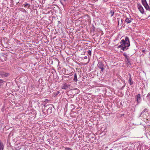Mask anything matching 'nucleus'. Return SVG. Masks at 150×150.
Wrapping results in <instances>:
<instances>
[{"label":"nucleus","instance_id":"obj_26","mask_svg":"<svg viewBox=\"0 0 150 150\" xmlns=\"http://www.w3.org/2000/svg\"><path fill=\"white\" fill-rule=\"evenodd\" d=\"M125 84L124 85V86H123L121 88V89H122L124 88V87H125Z\"/></svg>","mask_w":150,"mask_h":150},{"label":"nucleus","instance_id":"obj_21","mask_svg":"<svg viewBox=\"0 0 150 150\" xmlns=\"http://www.w3.org/2000/svg\"><path fill=\"white\" fill-rule=\"evenodd\" d=\"M147 99H150V94H149V93H148L147 95Z\"/></svg>","mask_w":150,"mask_h":150},{"label":"nucleus","instance_id":"obj_12","mask_svg":"<svg viewBox=\"0 0 150 150\" xmlns=\"http://www.w3.org/2000/svg\"><path fill=\"white\" fill-rule=\"evenodd\" d=\"M126 62L127 64L128 65H131L130 62L129 61V58H126Z\"/></svg>","mask_w":150,"mask_h":150},{"label":"nucleus","instance_id":"obj_24","mask_svg":"<svg viewBox=\"0 0 150 150\" xmlns=\"http://www.w3.org/2000/svg\"><path fill=\"white\" fill-rule=\"evenodd\" d=\"M123 55L125 57V59L126 58H128V56L127 55V54H126V53L124 54H123Z\"/></svg>","mask_w":150,"mask_h":150},{"label":"nucleus","instance_id":"obj_8","mask_svg":"<svg viewBox=\"0 0 150 150\" xmlns=\"http://www.w3.org/2000/svg\"><path fill=\"white\" fill-rule=\"evenodd\" d=\"M147 112L148 110L146 108H145L141 113L140 116H143V115H145V114Z\"/></svg>","mask_w":150,"mask_h":150},{"label":"nucleus","instance_id":"obj_23","mask_svg":"<svg viewBox=\"0 0 150 150\" xmlns=\"http://www.w3.org/2000/svg\"><path fill=\"white\" fill-rule=\"evenodd\" d=\"M87 53L90 56L91 55V51L90 50H89L87 52Z\"/></svg>","mask_w":150,"mask_h":150},{"label":"nucleus","instance_id":"obj_19","mask_svg":"<svg viewBox=\"0 0 150 150\" xmlns=\"http://www.w3.org/2000/svg\"><path fill=\"white\" fill-rule=\"evenodd\" d=\"M3 81L2 80L0 79V86L3 84Z\"/></svg>","mask_w":150,"mask_h":150},{"label":"nucleus","instance_id":"obj_25","mask_svg":"<svg viewBox=\"0 0 150 150\" xmlns=\"http://www.w3.org/2000/svg\"><path fill=\"white\" fill-rule=\"evenodd\" d=\"M2 57L4 58V60L6 61V60L7 58L5 57L4 56H3Z\"/></svg>","mask_w":150,"mask_h":150},{"label":"nucleus","instance_id":"obj_1","mask_svg":"<svg viewBox=\"0 0 150 150\" xmlns=\"http://www.w3.org/2000/svg\"><path fill=\"white\" fill-rule=\"evenodd\" d=\"M120 43L123 46L122 48V50L124 51L127 50L128 49V47L130 45L129 38L127 37H125V40H122L120 42Z\"/></svg>","mask_w":150,"mask_h":150},{"label":"nucleus","instance_id":"obj_11","mask_svg":"<svg viewBox=\"0 0 150 150\" xmlns=\"http://www.w3.org/2000/svg\"><path fill=\"white\" fill-rule=\"evenodd\" d=\"M132 19L131 18H126L125 20V21L127 23H130L132 22Z\"/></svg>","mask_w":150,"mask_h":150},{"label":"nucleus","instance_id":"obj_31","mask_svg":"<svg viewBox=\"0 0 150 150\" xmlns=\"http://www.w3.org/2000/svg\"><path fill=\"white\" fill-rule=\"evenodd\" d=\"M96 1H98V0H96Z\"/></svg>","mask_w":150,"mask_h":150},{"label":"nucleus","instance_id":"obj_22","mask_svg":"<svg viewBox=\"0 0 150 150\" xmlns=\"http://www.w3.org/2000/svg\"><path fill=\"white\" fill-rule=\"evenodd\" d=\"M59 93V91H57L54 93V95L56 96L58 95Z\"/></svg>","mask_w":150,"mask_h":150},{"label":"nucleus","instance_id":"obj_15","mask_svg":"<svg viewBox=\"0 0 150 150\" xmlns=\"http://www.w3.org/2000/svg\"><path fill=\"white\" fill-rule=\"evenodd\" d=\"M114 13V11L113 10H110L109 14L111 17H112Z\"/></svg>","mask_w":150,"mask_h":150},{"label":"nucleus","instance_id":"obj_6","mask_svg":"<svg viewBox=\"0 0 150 150\" xmlns=\"http://www.w3.org/2000/svg\"><path fill=\"white\" fill-rule=\"evenodd\" d=\"M70 86V85L66 83H65L63 84V86L62 88L63 89L66 90L67 88H69Z\"/></svg>","mask_w":150,"mask_h":150},{"label":"nucleus","instance_id":"obj_3","mask_svg":"<svg viewBox=\"0 0 150 150\" xmlns=\"http://www.w3.org/2000/svg\"><path fill=\"white\" fill-rule=\"evenodd\" d=\"M142 3L146 10L148 11L150 10L149 6L148 5L146 0H142Z\"/></svg>","mask_w":150,"mask_h":150},{"label":"nucleus","instance_id":"obj_27","mask_svg":"<svg viewBox=\"0 0 150 150\" xmlns=\"http://www.w3.org/2000/svg\"><path fill=\"white\" fill-rule=\"evenodd\" d=\"M84 58V59H86L87 58V56H85Z\"/></svg>","mask_w":150,"mask_h":150},{"label":"nucleus","instance_id":"obj_5","mask_svg":"<svg viewBox=\"0 0 150 150\" xmlns=\"http://www.w3.org/2000/svg\"><path fill=\"white\" fill-rule=\"evenodd\" d=\"M137 101L138 103H139L141 101V98L140 94H138L135 96Z\"/></svg>","mask_w":150,"mask_h":150},{"label":"nucleus","instance_id":"obj_10","mask_svg":"<svg viewBox=\"0 0 150 150\" xmlns=\"http://www.w3.org/2000/svg\"><path fill=\"white\" fill-rule=\"evenodd\" d=\"M4 145L2 142L0 140V150H3Z\"/></svg>","mask_w":150,"mask_h":150},{"label":"nucleus","instance_id":"obj_9","mask_svg":"<svg viewBox=\"0 0 150 150\" xmlns=\"http://www.w3.org/2000/svg\"><path fill=\"white\" fill-rule=\"evenodd\" d=\"M52 107H50L47 109V113L48 114H50L52 113Z\"/></svg>","mask_w":150,"mask_h":150},{"label":"nucleus","instance_id":"obj_28","mask_svg":"<svg viewBox=\"0 0 150 150\" xmlns=\"http://www.w3.org/2000/svg\"><path fill=\"white\" fill-rule=\"evenodd\" d=\"M142 52H145V50H143L142 51Z\"/></svg>","mask_w":150,"mask_h":150},{"label":"nucleus","instance_id":"obj_30","mask_svg":"<svg viewBox=\"0 0 150 150\" xmlns=\"http://www.w3.org/2000/svg\"><path fill=\"white\" fill-rule=\"evenodd\" d=\"M65 2H66L67 1V0H63Z\"/></svg>","mask_w":150,"mask_h":150},{"label":"nucleus","instance_id":"obj_16","mask_svg":"<svg viewBox=\"0 0 150 150\" xmlns=\"http://www.w3.org/2000/svg\"><path fill=\"white\" fill-rule=\"evenodd\" d=\"M24 7L29 8L30 6V5L28 4L27 3L24 5Z\"/></svg>","mask_w":150,"mask_h":150},{"label":"nucleus","instance_id":"obj_7","mask_svg":"<svg viewBox=\"0 0 150 150\" xmlns=\"http://www.w3.org/2000/svg\"><path fill=\"white\" fill-rule=\"evenodd\" d=\"M0 75L2 76L6 77L9 75V74L8 73L0 71Z\"/></svg>","mask_w":150,"mask_h":150},{"label":"nucleus","instance_id":"obj_13","mask_svg":"<svg viewBox=\"0 0 150 150\" xmlns=\"http://www.w3.org/2000/svg\"><path fill=\"white\" fill-rule=\"evenodd\" d=\"M130 76L131 75H130ZM129 84H130V85H132L133 83V81H132V79L131 76H130V77L129 78Z\"/></svg>","mask_w":150,"mask_h":150},{"label":"nucleus","instance_id":"obj_29","mask_svg":"<svg viewBox=\"0 0 150 150\" xmlns=\"http://www.w3.org/2000/svg\"><path fill=\"white\" fill-rule=\"evenodd\" d=\"M108 0H104V1L105 2H106Z\"/></svg>","mask_w":150,"mask_h":150},{"label":"nucleus","instance_id":"obj_2","mask_svg":"<svg viewBox=\"0 0 150 150\" xmlns=\"http://www.w3.org/2000/svg\"><path fill=\"white\" fill-rule=\"evenodd\" d=\"M98 67L100 69H101V70L100 71V72H103L104 71V64L101 61H99L97 65Z\"/></svg>","mask_w":150,"mask_h":150},{"label":"nucleus","instance_id":"obj_20","mask_svg":"<svg viewBox=\"0 0 150 150\" xmlns=\"http://www.w3.org/2000/svg\"><path fill=\"white\" fill-rule=\"evenodd\" d=\"M123 47V46L122 45V44H121V45H120L118 46V48H121V49H122V48Z\"/></svg>","mask_w":150,"mask_h":150},{"label":"nucleus","instance_id":"obj_18","mask_svg":"<svg viewBox=\"0 0 150 150\" xmlns=\"http://www.w3.org/2000/svg\"><path fill=\"white\" fill-rule=\"evenodd\" d=\"M120 19H119V20H118V25H119L120 24H122V19H121L120 20H121L120 22Z\"/></svg>","mask_w":150,"mask_h":150},{"label":"nucleus","instance_id":"obj_17","mask_svg":"<svg viewBox=\"0 0 150 150\" xmlns=\"http://www.w3.org/2000/svg\"><path fill=\"white\" fill-rule=\"evenodd\" d=\"M64 149H65L64 150H73L72 149L68 147H64Z\"/></svg>","mask_w":150,"mask_h":150},{"label":"nucleus","instance_id":"obj_4","mask_svg":"<svg viewBox=\"0 0 150 150\" xmlns=\"http://www.w3.org/2000/svg\"><path fill=\"white\" fill-rule=\"evenodd\" d=\"M137 6V8L141 13L142 14H144V11L142 5L140 3H138Z\"/></svg>","mask_w":150,"mask_h":150},{"label":"nucleus","instance_id":"obj_14","mask_svg":"<svg viewBox=\"0 0 150 150\" xmlns=\"http://www.w3.org/2000/svg\"><path fill=\"white\" fill-rule=\"evenodd\" d=\"M74 81L75 82H77V76L76 73H75L74 75V77L73 79Z\"/></svg>","mask_w":150,"mask_h":150}]
</instances>
